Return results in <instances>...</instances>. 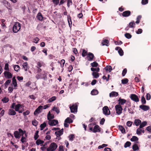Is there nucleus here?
<instances>
[{"mask_svg": "<svg viewBox=\"0 0 151 151\" xmlns=\"http://www.w3.org/2000/svg\"><path fill=\"white\" fill-rule=\"evenodd\" d=\"M47 73L45 71H43L41 74L37 75L36 78L37 80L42 78L44 80H46L47 79Z\"/></svg>", "mask_w": 151, "mask_h": 151, "instance_id": "obj_1", "label": "nucleus"}, {"mask_svg": "<svg viewBox=\"0 0 151 151\" xmlns=\"http://www.w3.org/2000/svg\"><path fill=\"white\" fill-rule=\"evenodd\" d=\"M21 25L17 22L15 23L13 27V31L15 33H17L20 29Z\"/></svg>", "mask_w": 151, "mask_h": 151, "instance_id": "obj_2", "label": "nucleus"}, {"mask_svg": "<svg viewBox=\"0 0 151 151\" xmlns=\"http://www.w3.org/2000/svg\"><path fill=\"white\" fill-rule=\"evenodd\" d=\"M58 147V145L55 142H52L50 144L49 147L47 148V151H54Z\"/></svg>", "mask_w": 151, "mask_h": 151, "instance_id": "obj_3", "label": "nucleus"}, {"mask_svg": "<svg viewBox=\"0 0 151 151\" xmlns=\"http://www.w3.org/2000/svg\"><path fill=\"white\" fill-rule=\"evenodd\" d=\"M116 113L118 115L121 114L123 110V108L120 105H116L115 106Z\"/></svg>", "mask_w": 151, "mask_h": 151, "instance_id": "obj_4", "label": "nucleus"}, {"mask_svg": "<svg viewBox=\"0 0 151 151\" xmlns=\"http://www.w3.org/2000/svg\"><path fill=\"white\" fill-rule=\"evenodd\" d=\"M77 104H74L72 106L70 105L69 107L71 112V113L76 112L77 111Z\"/></svg>", "mask_w": 151, "mask_h": 151, "instance_id": "obj_5", "label": "nucleus"}, {"mask_svg": "<svg viewBox=\"0 0 151 151\" xmlns=\"http://www.w3.org/2000/svg\"><path fill=\"white\" fill-rule=\"evenodd\" d=\"M58 121L55 119L51 120L48 121V123L50 126H55L58 124Z\"/></svg>", "mask_w": 151, "mask_h": 151, "instance_id": "obj_6", "label": "nucleus"}, {"mask_svg": "<svg viewBox=\"0 0 151 151\" xmlns=\"http://www.w3.org/2000/svg\"><path fill=\"white\" fill-rule=\"evenodd\" d=\"M103 113L105 115H109L110 114V112L107 106H105L103 108Z\"/></svg>", "mask_w": 151, "mask_h": 151, "instance_id": "obj_7", "label": "nucleus"}, {"mask_svg": "<svg viewBox=\"0 0 151 151\" xmlns=\"http://www.w3.org/2000/svg\"><path fill=\"white\" fill-rule=\"evenodd\" d=\"M130 97L132 100L135 102H137L139 101V99L138 96L135 94H131Z\"/></svg>", "mask_w": 151, "mask_h": 151, "instance_id": "obj_8", "label": "nucleus"}, {"mask_svg": "<svg viewBox=\"0 0 151 151\" xmlns=\"http://www.w3.org/2000/svg\"><path fill=\"white\" fill-rule=\"evenodd\" d=\"M43 109V106H39L35 110L34 112L35 115H37L40 113Z\"/></svg>", "mask_w": 151, "mask_h": 151, "instance_id": "obj_9", "label": "nucleus"}, {"mask_svg": "<svg viewBox=\"0 0 151 151\" xmlns=\"http://www.w3.org/2000/svg\"><path fill=\"white\" fill-rule=\"evenodd\" d=\"M5 77L8 79L11 78L12 77V74L8 71H5L4 73Z\"/></svg>", "mask_w": 151, "mask_h": 151, "instance_id": "obj_10", "label": "nucleus"}, {"mask_svg": "<svg viewBox=\"0 0 151 151\" xmlns=\"http://www.w3.org/2000/svg\"><path fill=\"white\" fill-rule=\"evenodd\" d=\"M94 57V55L93 53L91 52L88 53L87 58L88 61H92L93 60Z\"/></svg>", "mask_w": 151, "mask_h": 151, "instance_id": "obj_11", "label": "nucleus"}, {"mask_svg": "<svg viewBox=\"0 0 151 151\" xmlns=\"http://www.w3.org/2000/svg\"><path fill=\"white\" fill-rule=\"evenodd\" d=\"M52 112L51 110L49 111L47 115V119L48 121L52 120L54 118V114L51 113Z\"/></svg>", "mask_w": 151, "mask_h": 151, "instance_id": "obj_12", "label": "nucleus"}, {"mask_svg": "<svg viewBox=\"0 0 151 151\" xmlns=\"http://www.w3.org/2000/svg\"><path fill=\"white\" fill-rule=\"evenodd\" d=\"M12 86H13L14 89H17V81L14 77H13L12 78Z\"/></svg>", "mask_w": 151, "mask_h": 151, "instance_id": "obj_13", "label": "nucleus"}, {"mask_svg": "<svg viewBox=\"0 0 151 151\" xmlns=\"http://www.w3.org/2000/svg\"><path fill=\"white\" fill-rule=\"evenodd\" d=\"M118 101L119 102L118 105H120L121 106V105H123L126 103V100L124 99H121L120 98L119 99Z\"/></svg>", "mask_w": 151, "mask_h": 151, "instance_id": "obj_14", "label": "nucleus"}, {"mask_svg": "<svg viewBox=\"0 0 151 151\" xmlns=\"http://www.w3.org/2000/svg\"><path fill=\"white\" fill-rule=\"evenodd\" d=\"M115 49L116 50H118L119 55L121 56H122L123 55L124 52L122 48L120 47H116L115 48Z\"/></svg>", "mask_w": 151, "mask_h": 151, "instance_id": "obj_15", "label": "nucleus"}, {"mask_svg": "<svg viewBox=\"0 0 151 151\" xmlns=\"http://www.w3.org/2000/svg\"><path fill=\"white\" fill-rule=\"evenodd\" d=\"M145 132L144 129L143 128H138L136 131V133L138 135H141L142 133H144Z\"/></svg>", "mask_w": 151, "mask_h": 151, "instance_id": "obj_16", "label": "nucleus"}, {"mask_svg": "<svg viewBox=\"0 0 151 151\" xmlns=\"http://www.w3.org/2000/svg\"><path fill=\"white\" fill-rule=\"evenodd\" d=\"M139 107L144 111H147L150 109L149 106L145 105H141L139 106Z\"/></svg>", "mask_w": 151, "mask_h": 151, "instance_id": "obj_17", "label": "nucleus"}, {"mask_svg": "<svg viewBox=\"0 0 151 151\" xmlns=\"http://www.w3.org/2000/svg\"><path fill=\"white\" fill-rule=\"evenodd\" d=\"M131 12L129 11H126L122 13V15L123 17H127L130 15Z\"/></svg>", "mask_w": 151, "mask_h": 151, "instance_id": "obj_18", "label": "nucleus"}, {"mask_svg": "<svg viewBox=\"0 0 151 151\" xmlns=\"http://www.w3.org/2000/svg\"><path fill=\"white\" fill-rule=\"evenodd\" d=\"M101 131L100 128L97 125H95L93 129V132L95 133L97 132H100Z\"/></svg>", "mask_w": 151, "mask_h": 151, "instance_id": "obj_19", "label": "nucleus"}, {"mask_svg": "<svg viewBox=\"0 0 151 151\" xmlns=\"http://www.w3.org/2000/svg\"><path fill=\"white\" fill-rule=\"evenodd\" d=\"M22 66L23 67V68L24 69L25 71H27L29 68V67L28 66V63L27 62H25L23 63Z\"/></svg>", "mask_w": 151, "mask_h": 151, "instance_id": "obj_20", "label": "nucleus"}, {"mask_svg": "<svg viewBox=\"0 0 151 151\" xmlns=\"http://www.w3.org/2000/svg\"><path fill=\"white\" fill-rule=\"evenodd\" d=\"M118 95V93L115 91H112L109 94V96L111 97H116Z\"/></svg>", "mask_w": 151, "mask_h": 151, "instance_id": "obj_21", "label": "nucleus"}, {"mask_svg": "<svg viewBox=\"0 0 151 151\" xmlns=\"http://www.w3.org/2000/svg\"><path fill=\"white\" fill-rule=\"evenodd\" d=\"M63 129H62L61 130L55 132V133L57 136H60L63 134Z\"/></svg>", "mask_w": 151, "mask_h": 151, "instance_id": "obj_22", "label": "nucleus"}, {"mask_svg": "<svg viewBox=\"0 0 151 151\" xmlns=\"http://www.w3.org/2000/svg\"><path fill=\"white\" fill-rule=\"evenodd\" d=\"M109 41L108 40L106 39H104L102 40V46L106 45L107 46H109Z\"/></svg>", "mask_w": 151, "mask_h": 151, "instance_id": "obj_23", "label": "nucleus"}, {"mask_svg": "<svg viewBox=\"0 0 151 151\" xmlns=\"http://www.w3.org/2000/svg\"><path fill=\"white\" fill-rule=\"evenodd\" d=\"M107 72H110L112 70V67L110 65H107L104 68Z\"/></svg>", "mask_w": 151, "mask_h": 151, "instance_id": "obj_24", "label": "nucleus"}, {"mask_svg": "<svg viewBox=\"0 0 151 151\" xmlns=\"http://www.w3.org/2000/svg\"><path fill=\"white\" fill-rule=\"evenodd\" d=\"M135 23L134 21H132L130 22L128 25V26L129 28H134L135 27Z\"/></svg>", "mask_w": 151, "mask_h": 151, "instance_id": "obj_25", "label": "nucleus"}, {"mask_svg": "<svg viewBox=\"0 0 151 151\" xmlns=\"http://www.w3.org/2000/svg\"><path fill=\"white\" fill-rule=\"evenodd\" d=\"M16 112L14 109H9V111L8 114L10 115H14L16 114Z\"/></svg>", "mask_w": 151, "mask_h": 151, "instance_id": "obj_26", "label": "nucleus"}, {"mask_svg": "<svg viewBox=\"0 0 151 151\" xmlns=\"http://www.w3.org/2000/svg\"><path fill=\"white\" fill-rule=\"evenodd\" d=\"M3 3L4 5L7 8H8L9 7H10V4L7 1H4Z\"/></svg>", "mask_w": 151, "mask_h": 151, "instance_id": "obj_27", "label": "nucleus"}, {"mask_svg": "<svg viewBox=\"0 0 151 151\" xmlns=\"http://www.w3.org/2000/svg\"><path fill=\"white\" fill-rule=\"evenodd\" d=\"M22 107V105L20 104H17L15 106V109L16 111H19V109Z\"/></svg>", "mask_w": 151, "mask_h": 151, "instance_id": "obj_28", "label": "nucleus"}, {"mask_svg": "<svg viewBox=\"0 0 151 151\" xmlns=\"http://www.w3.org/2000/svg\"><path fill=\"white\" fill-rule=\"evenodd\" d=\"M67 19L69 26L70 27V28L71 27V25L72 24L71 17L69 15H68Z\"/></svg>", "mask_w": 151, "mask_h": 151, "instance_id": "obj_29", "label": "nucleus"}, {"mask_svg": "<svg viewBox=\"0 0 151 151\" xmlns=\"http://www.w3.org/2000/svg\"><path fill=\"white\" fill-rule=\"evenodd\" d=\"M14 137L17 138L19 139L20 137L19 133L17 131H16L14 132Z\"/></svg>", "mask_w": 151, "mask_h": 151, "instance_id": "obj_30", "label": "nucleus"}, {"mask_svg": "<svg viewBox=\"0 0 151 151\" xmlns=\"http://www.w3.org/2000/svg\"><path fill=\"white\" fill-rule=\"evenodd\" d=\"M55 111L57 114H59L60 112L59 109L58 107L55 106H54L52 110H51V111Z\"/></svg>", "mask_w": 151, "mask_h": 151, "instance_id": "obj_31", "label": "nucleus"}, {"mask_svg": "<svg viewBox=\"0 0 151 151\" xmlns=\"http://www.w3.org/2000/svg\"><path fill=\"white\" fill-rule=\"evenodd\" d=\"M134 123L136 126H138L140 125L141 123V121L139 119H136L134 120Z\"/></svg>", "mask_w": 151, "mask_h": 151, "instance_id": "obj_32", "label": "nucleus"}, {"mask_svg": "<svg viewBox=\"0 0 151 151\" xmlns=\"http://www.w3.org/2000/svg\"><path fill=\"white\" fill-rule=\"evenodd\" d=\"M37 17V19L40 21H42L43 18L42 14L40 13H38Z\"/></svg>", "mask_w": 151, "mask_h": 151, "instance_id": "obj_33", "label": "nucleus"}, {"mask_svg": "<svg viewBox=\"0 0 151 151\" xmlns=\"http://www.w3.org/2000/svg\"><path fill=\"white\" fill-rule=\"evenodd\" d=\"M147 124V122L146 121H144L142 123H141L139 126L140 128H142L143 127L146 126Z\"/></svg>", "mask_w": 151, "mask_h": 151, "instance_id": "obj_34", "label": "nucleus"}, {"mask_svg": "<svg viewBox=\"0 0 151 151\" xmlns=\"http://www.w3.org/2000/svg\"><path fill=\"white\" fill-rule=\"evenodd\" d=\"M92 75L94 78H97L99 77V73H98L93 72Z\"/></svg>", "mask_w": 151, "mask_h": 151, "instance_id": "obj_35", "label": "nucleus"}, {"mask_svg": "<svg viewBox=\"0 0 151 151\" xmlns=\"http://www.w3.org/2000/svg\"><path fill=\"white\" fill-rule=\"evenodd\" d=\"M119 128L122 133L124 134L125 133V129L122 126H119Z\"/></svg>", "mask_w": 151, "mask_h": 151, "instance_id": "obj_36", "label": "nucleus"}, {"mask_svg": "<svg viewBox=\"0 0 151 151\" xmlns=\"http://www.w3.org/2000/svg\"><path fill=\"white\" fill-rule=\"evenodd\" d=\"M91 93L93 95H95L98 93V91L97 90L93 89L91 91Z\"/></svg>", "mask_w": 151, "mask_h": 151, "instance_id": "obj_37", "label": "nucleus"}, {"mask_svg": "<svg viewBox=\"0 0 151 151\" xmlns=\"http://www.w3.org/2000/svg\"><path fill=\"white\" fill-rule=\"evenodd\" d=\"M38 133L39 131L38 130L36 131L34 135V138L35 140H37L39 137Z\"/></svg>", "mask_w": 151, "mask_h": 151, "instance_id": "obj_38", "label": "nucleus"}, {"mask_svg": "<svg viewBox=\"0 0 151 151\" xmlns=\"http://www.w3.org/2000/svg\"><path fill=\"white\" fill-rule=\"evenodd\" d=\"M14 68L15 71H18L20 69V67L18 65H15L14 66Z\"/></svg>", "mask_w": 151, "mask_h": 151, "instance_id": "obj_39", "label": "nucleus"}, {"mask_svg": "<svg viewBox=\"0 0 151 151\" xmlns=\"http://www.w3.org/2000/svg\"><path fill=\"white\" fill-rule=\"evenodd\" d=\"M46 126V123L45 122H44L41 124L40 125V129L41 130H43L44 128Z\"/></svg>", "mask_w": 151, "mask_h": 151, "instance_id": "obj_40", "label": "nucleus"}, {"mask_svg": "<svg viewBox=\"0 0 151 151\" xmlns=\"http://www.w3.org/2000/svg\"><path fill=\"white\" fill-rule=\"evenodd\" d=\"M138 138L135 136H133L130 139V140L132 142H136L138 140Z\"/></svg>", "mask_w": 151, "mask_h": 151, "instance_id": "obj_41", "label": "nucleus"}, {"mask_svg": "<svg viewBox=\"0 0 151 151\" xmlns=\"http://www.w3.org/2000/svg\"><path fill=\"white\" fill-rule=\"evenodd\" d=\"M56 99V97L55 96H54L50 98L48 101V102L49 103H51L55 100Z\"/></svg>", "mask_w": 151, "mask_h": 151, "instance_id": "obj_42", "label": "nucleus"}, {"mask_svg": "<svg viewBox=\"0 0 151 151\" xmlns=\"http://www.w3.org/2000/svg\"><path fill=\"white\" fill-rule=\"evenodd\" d=\"M9 100L8 98L5 97L1 99V101L4 103H6L8 102Z\"/></svg>", "mask_w": 151, "mask_h": 151, "instance_id": "obj_43", "label": "nucleus"}, {"mask_svg": "<svg viewBox=\"0 0 151 151\" xmlns=\"http://www.w3.org/2000/svg\"><path fill=\"white\" fill-rule=\"evenodd\" d=\"M65 121L68 124H70L73 122V121L69 117L67 118L65 120Z\"/></svg>", "mask_w": 151, "mask_h": 151, "instance_id": "obj_44", "label": "nucleus"}, {"mask_svg": "<svg viewBox=\"0 0 151 151\" xmlns=\"http://www.w3.org/2000/svg\"><path fill=\"white\" fill-rule=\"evenodd\" d=\"M75 135L74 134H72L69 135L68 137L69 140L72 141L74 138Z\"/></svg>", "mask_w": 151, "mask_h": 151, "instance_id": "obj_45", "label": "nucleus"}, {"mask_svg": "<svg viewBox=\"0 0 151 151\" xmlns=\"http://www.w3.org/2000/svg\"><path fill=\"white\" fill-rule=\"evenodd\" d=\"M128 82V80L127 78H124L122 80V83L124 84H126Z\"/></svg>", "mask_w": 151, "mask_h": 151, "instance_id": "obj_46", "label": "nucleus"}, {"mask_svg": "<svg viewBox=\"0 0 151 151\" xmlns=\"http://www.w3.org/2000/svg\"><path fill=\"white\" fill-rule=\"evenodd\" d=\"M43 141H42L40 139H38L36 141V144L37 145H39L43 144Z\"/></svg>", "mask_w": 151, "mask_h": 151, "instance_id": "obj_47", "label": "nucleus"}, {"mask_svg": "<svg viewBox=\"0 0 151 151\" xmlns=\"http://www.w3.org/2000/svg\"><path fill=\"white\" fill-rule=\"evenodd\" d=\"M132 149L136 151L139 150V147L137 145L134 144L132 146Z\"/></svg>", "mask_w": 151, "mask_h": 151, "instance_id": "obj_48", "label": "nucleus"}, {"mask_svg": "<svg viewBox=\"0 0 151 151\" xmlns=\"http://www.w3.org/2000/svg\"><path fill=\"white\" fill-rule=\"evenodd\" d=\"M99 70L100 69L99 68H91V70L93 72H94L95 71L99 72Z\"/></svg>", "mask_w": 151, "mask_h": 151, "instance_id": "obj_49", "label": "nucleus"}, {"mask_svg": "<svg viewBox=\"0 0 151 151\" xmlns=\"http://www.w3.org/2000/svg\"><path fill=\"white\" fill-rule=\"evenodd\" d=\"M32 124L33 125L36 127L38 124V122L35 119L34 120L32 121Z\"/></svg>", "mask_w": 151, "mask_h": 151, "instance_id": "obj_50", "label": "nucleus"}, {"mask_svg": "<svg viewBox=\"0 0 151 151\" xmlns=\"http://www.w3.org/2000/svg\"><path fill=\"white\" fill-rule=\"evenodd\" d=\"M124 36L126 38L129 39L132 37V35L129 33H126L124 34Z\"/></svg>", "mask_w": 151, "mask_h": 151, "instance_id": "obj_51", "label": "nucleus"}, {"mask_svg": "<svg viewBox=\"0 0 151 151\" xmlns=\"http://www.w3.org/2000/svg\"><path fill=\"white\" fill-rule=\"evenodd\" d=\"M40 39L37 37H36L33 39V42L35 43H38Z\"/></svg>", "mask_w": 151, "mask_h": 151, "instance_id": "obj_52", "label": "nucleus"}, {"mask_svg": "<svg viewBox=\"0 0 151 151\" xmlns=\"http://www.w3.org/2000/svg\"><path fill=\"white\" fill-rule=\"evenodd\" d=\"M131 144V143L129 142H126L124 144V147L125 148H126L127 147H129L130 146Z\"/></svg>", "mask_w": 151, "mask_h": 151, "instance_id": "obj_53", "label": "nucleus"}, {"mask_svg": "<svg viewBox=\"0 0 151 151\" xmlns=\"http://www.w3.org/2000/svg\"><path fill=\"white\" fill-rule=\"evenodd\" d=\"M91 66L92 67H96L98 65V63L96 62H94L93 63H91Z\"/></svg>", "mask_w": 151, "mask_h": 151, "instance_id": "obj_54", "label": "nucleus"}, {"mask_svg": "<svg viewBox=\"0 0 151 151\" xmlns=\"http://www.w3.org/2000/svg\"><path fill=\"white\" fill-rule=\"evenodd\" d=\"M43 64L42 62H38L37 64V68H40Z\"/></svg>", "mask_w": 151, "mask_h": 151, "instance_id": "obj_55", "label": "nucleus"}, {"mask_svg": "<svg viewBox=\"0 0 151 151\" xmlns=\"http://www.w3.org/2000/svg\"><path fill=\"white\" fill-rule=\"evenodd\" d=\"M65 62V61L64 60L62 59L61 60L60 63L61 67L63 68V67Z\"/></svg>", "mask_w": 151, "mask_h": 151, "instance_id": "obj_56", "label": "nucleus"}, {"mask_svg": "<svg viewBox=\"0 0 151 151\" xmlns=\"http://www.w3.org/2000/svg\"><path fill=\"white\" fill-rule=\"evenodd\" d=\"M72 1L71 0H68L67 1V6L69 7L72 4Z\"/></svg>", "mask_w": 151, "mask_h": 151, "instance_id": "obj_57", "label": "nucleus"}, {"mask_svg": "<svg viewBox=\"0 0 151 151\" xmlns=\"http://www.w3.org/2000/svg\"><path fill=\"white\" fill-rule=\"evenodd\" d=\"M141 102L143 104H145L146 101L145 98L144 96H142L141 98Z\"/></svg>", "mask_w": 151, "mask_h": 151, "instance_id": "obj_58", "label": "nucleus"}, {"mask_svg": "<svg viewBox=\"0 0 151 151\" xmlns=\"http://www.w3.org/2000/svg\"><path fill=\"white\" fill-rule=\"evenodd\" d=\"M87 54V51L85 50H83L82 53V55L83 57H85Z\"/></svg>", "mask_w": 151, "mask_h": 151, "instance_id": "obj_59", "label": "nucleus"}, {"mask_svg": "<svg viewBox=\"0 0 151 151\" xmlns=\"http://www.w3.org/2000/svg\"><path fill=\"white\" fill-rule=\"evenodd\" d=\"M52 1L54 4L55 5H58L59 3V0H52Z\"/></svg>", "mask_w": 151, "mask_h": 151, "instance_id": "obj_60", "label": "nucleus"}, {"mask_svg": "<svg viewBox=\"0 0 151 151\" xmlns=\"http://www.w3.org/2000/svg\"><path fill=\"white\" fill-rule=\"evenodd\" d=\"M14 89L12 86L9 87L8 88L9 92L10 93L12 92Z\"/></svg>", "mask_w": 151, "mask_h": 151, "instance_id": "obj_61", "label": "nucleus"}, {"mask_svg": "<svg viewBox=\"0 0 151 151\" xmlns=\"http://www.w3.org/2000/svg\"><path fill=\"white\" fill-rule=\"evenodd\" d=\"M132 122L130 121H128L127 123V125L129 127L131 126Z\"/></svg>", "mask_w": 151, "mask_h": 151, "instance_id": "obj_62", "label": "nucleus"}, {"mask_svg": "<svg viewBox=\"0 0 151 151\" xmlns=\"http://www.w3.org/2000/svg\"><path fill=\"white\" fill-rule=\"evenodd\" d=\"M127 72V70L126 68H124L122 72V75L123 76H124L126 73Z\"/></svg>", "mask_w": 151, "mask_h": 151, "instance_id": "obj_63", "label": "nucleus"}, {"mask_svg": "<svg viewBox=\"0 0 151 151\" xmlns=\"http://www.w3.org/2000/svg\"><path fill=\"white\" fill-rule=\"evenodd\" d=\"M4 69L6 70H7L9 71V64L7 63H6L5 64V67H4Z\"/></svg>", "mask_w": 151, "mask_h": 151, "instance_id": "obj_64", "label": "nucleus"}]
</instances>
